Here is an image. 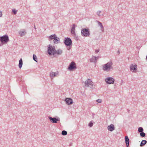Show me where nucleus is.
I'll list each match as a JSON object with an SVG mask.
<instances>
[{
  "mask_svg": "<svg viewBox=\"0 0 147 147\" xmlns=\"http://www.w3.org/2000/svg\"><path fill=\"white\" fill-rule=\"evenodd\" d=\"M113 63L112 61H110L107 63L103 65L102 69L105 71L109 72L113 69Z\"/></svg>",
  "mask_w": 147,
  "mask_h": 147,
  "instance_id": "obj_1",
  "label": "nucleus"
},
{
  "mask_svg": "<svg viewBox=\"0 0 147 147\" xmlns=\"http://www.w3.org/2000/svg\"><path fill=\"white\" fill-rule=\"evenodd\" d=\"M82 35L83 36H89L90 35V30L88 28H83L81 31Z\"/></svg>",
  "mask_w": 147,
  "mask_h": 147,
  "instance_id": "obj_2",
  "label": "nucleus"
},
{
  "mask_svg": "<svg viewBox=\"0 0 147 147\" xmlns=\"http://www.w3.org/2000/svg\"><path fill=\"white\" fill-rule=\"evenodd\" d=\"M55 50L54 46L49 45L48 48V54L50 55H54L55 54Z\"/></svg>",
  "mask_w": 147,
  "mask_h": 147,
  "instance_id": "obj_3",
  "label": "nucleus"
},
{
  "mask_svg": "<svg viewBox=\"0 0 147 147\" xmlns=\"http://www.w3.org/2000/svg\"><path fill=\"white\" fill-rule=\"evenodd\" d=\"M76 69V64L74 61L71 62L68 68V70L70 71H73Z\"/></svg>",
  "mask_w": 147,
  "mask_h": 147,
  "instance_id": "obj_4",
  "label": "nucleus"
},
{
  "mask_svg": "<svg viewBox=\"0 0 147 147\" xmlns=\"http://www.w3.org/2000/svg\"><path fill=\"white\" fill-rule=\"evenodd\" d=\"M9 40L8 37L7 35H4L0 38V41L2 43H6Z\"/></svg>",
  "mask_w": 147,
  "mask_h": 147,
  "instance_id": "obj_5",
  "label": "nucleus"
},
{
  "mask_svg": "<svg viewBox=\"0 0 147 147\" xmlns=\"http://www.w3.org/2000/svg\"><path fill=\"white\" fill-rule=\"evenodd\" d=\"M85 86L86 87H89L92 88L93 85V82L90 79H88L85 81Z\"/></svg>",
  "mask_w": 147,
  "mask_h": 147,
  "instance_id": "obj_6",
  "label": "nucleus"
},
{
  "mask_svg": "<svg viewBox=\"0 0 147 147\" xmlns=\"http://www.w3.org/2000/svg\"><path fill=\"white\" fill-rule=\"evenodd\" d=\"M48 117L51 122L53 123H57L58 121H60V119L59 117H57V118L55 117L52 118L50 116H49Z\"/></svg>",
  "mask_w": 147,
  "mask_h": 147,
  "instance_id": "obj_7",
  "label": "nucleus"
},
{
  "mask_svg": "<svg viewBox=\"0 0 147 147\" xmlns=\"http://www.w3.org/2000/svg\"><path fill=\"white\" fill-rule=\"evenodd\" d=\"M106 83L108 84H111L114 83L115 80L113 78L109 77L106 78L105 79Z\"/></svg>",
  "mask_w": 147,
  "mask_h": 147,
  "instance_id": "obj_8",
  "label": "nucleus"
},
{
  "mask_svg": "<svg viewBox=\"0 0 147 147\" xmlns=\"http://www.w3.org/2000/svg\"><path fill=\"white\" fill-rule=\"evenodd\" d=\"M137 69V66L136 64H132L130 65V70L131 71L136 73Z\"/></svg>",
  "mask_w": 147,
  "mask_h": 147,
  "instance_id": "obj_9",
  "label": "nucleus"
},
{
  "mask_svg": "<svg viewBox=\"0 0 147 147\" xmlns=\"http://www.w3.org/2000/svg\"><path fill=\"white\" fill-rule=\"evenodd\" d=\"M64 43L67 46H69L72 44V41L70 38H67L65 40Z\"/></svg>",
  "mask_w": 147,
  "mask_h": 147,
  "instance_id": "obj_10",
  "label": "nucleus"
},
{
  "mask_svg": "<svg viewBox=\"0 0 147 147\" xmlns=\"http://www.w3.org/2000/svg\"><path fill=\"white\" fill-rule=\"evenodd\" d=\"M65 101L66 102V104L68 105L71 104L73 103L72 99L70 98H66Z\"/></svg>",
  "mask_w": 147,
  "mask_h": 147,
  "instance_id": "obj_11",
  "label": "nucleus"
},
{
  "mask_svg": "<svg viewBox=\"0 0 147 147\" xmlns=\"http://www.w3.org/2000/svg\"><path fill=\"white\" fill-rule=\"evenodd\" d=\"M26 33L27 32L25 29H22L20 30L19 32V35L21 37L25 35Z\"/></svg>",
  "mask_w": 147,
  "mask_h": 147,
  "instance_id": "obj_12",
  "label": "nucleus"
},
{
  "mask_svg": "<svg viewBox=\"0 0 147 147\" xmlns=\"http://www.w3.org/2000/svg\"><path fill=\"white\" fill-rule=\"evenodd\" d=\"M107 129L109 131H112L115 129L114 125L113 124H111L109 125H108L107 127Z\"/></svg>",
  "mask_w": 147,
  "mask_h": 147,
  "instance_id": "obj_13",
  "label": "nucleus"
},
{
  "mask_svg": "<svg viewBox=\"0 0 147 147\" xmlns=\"http://www.w3.org/2000/svg\"><path fill=\"white\" fill-rule=\"evenodd\" d=\"M76 27V25L73 24L72 25V28L71 29V33L72 35H74L76 36V33L75 32V29Z\"/></svg>",
  "mask_w": 147,
  "mask_h": 147,
  "instance_id": "obj_14",
  "label": "nucleus"
},
{
  "mask_svg": "<svg viewBox=\"0 0 147 147\" xmlns=\"http://www.w3.org/2000/svg\"><path fill=\"white\" fill-rule=\"evenodd\" d=\"M58 72H51L50 74V76L51 79L54 78L57 75H58Z\"/></svg>",
  "mask_w": 147,
  "mask_h": 147,
  "instance_id": "obj_15",
  "label": "nucleus"
},
{
  "mask_svg": "<svg viewBox=\"0 0 147 147\" xmlns=\"http://www.w3.org/2000/svg\"><path fill=\"white\" fill-rule=\"evenodd\" d=\"M60 39L58 38L57 36H55V38L53 40L54 43L55 44H58L59 42H60Z\"/></svg>",
  "mask_w": 147,
  "mask_h": 147,
  "instance_id": "obj_16",
  "label": "nucleus"
},
{
  "mask_svg": "<svg viewBox=\"0 0 147 147\" xmlns=\"http://www.w3.org/2000/svg\"><path fill=\"white\" fill-rule=\"evenodd\" d=\"M125 142L127 147H128L129 146V139L127 136H126L125 137Z\"/></svg>",
  "mask_w": 147,
  "mask_h": 147,
  "instance_id": "obj_17",
  "label": "nucleus"
},
{
  "mask_svg": "<svg viewBox=\"0 0 147 147\" xmlns=\"http://www.w3.org/2000/svg\"><path fill=\"white\" fill-rule=\"evenodd\" d=\"M98 25L99 26L100 28V29L102 32H104V27L102 24V23L99 21H97Z\"/></svg>",
  "mask_w": 147,
  "mask_h": 147,
  "instance_id": "obj_18",
  "label": "nucleus"
},
{
  "mask_svg": "<svg viewBox=\"0 0 147 147\" xmlns=\"http://www.w3.org/2000/svg\"><path fill=\"white\" fill-rule=\"evenodd\" d=\"M55 54H57V55H60L62 53L63 51L61 49H59L57 51L55 50Z\"/></svg>",
  "mask_w": 147,
  "mask_h": 147,
  "instance_id": "obj_19",
  "label": "nucleus"
},
{
  "mask_svg": "<svg viewBox=\"0 0 147 147\" xmlns=\"http://www.w3.org/2000/svg\"><path fill=\"white\" fill-rule=\"evenodd\" d=\"M56 36V35L55 34H53L51 35L49 37V41H50L53 39H54V38H55Z\"/></svg>",
  "mask_w": 147,
  "mask_h": 147,
  "instance_id": "obj_20",
  "label": "nucleus"
},
{
  "mask_svg": "<svg viewBox=\"0 0 147 147\" xmlns=\"http://www.w3.org/2000/svg\"><path fill=\"white\" fill-rule=\"evenodd\" d=\"M23 64V62L22 58H21L19 61V67L20 69L21 68Z\"/></svg>",
  "mask_w": 147,
  "mask_h": 147,
  "instance_id": "obj_21",
  "label": "nucleus"
},
{
  "mask_svg": "<svg viewBox=\"0 0 147 147\" xmlns=\"http://www.w3.org/2000/svg\"><path fill=\"white\" fill-rule=\"evenodd\" d=\"M147 143L146 141L145 140H143L140 143V146H142L145 145Z\"/></svg>",
  "mask_w": 147,
  "mask_h": 147,
  "instance_id": "obj_22",
  "label": "nucleus"
},
{
  "mask_svg": "<svg viewBox=\"0 0 147 147\" xmlns=\"http://www.w3.org/2000/svg\"><path fill=\"white\" fill-rule=\"evenodd\" d=\"M96 14L98 16L100 17L101 16L102 12L100 11H97Z\"/></svg>",
  "mask_w": 147,
  "mask_h": 147,
  "instance_id": "obj_23",
  "label": "nucleus"
},
{
  "mask_svg": "<svg viewBox=\"0 0 147 147\" xmlns=\"http://www.w3.org/2000/svg\"><path fill=\"white\" fill-rule=\"evenodd\" d=\"M143 129L142 127H140L138 128V131L139 132H142L143 131Z\"/></svg>",
  "mask_w": 147,
  "mask_h": 147,
  "instance_id": "obj_24",
  "label": "nucleus"
},
{
  "mask_svg": "<svg viewBox=\"0 0 147 147\" xmlns=\"http://www.w3.org/2000/svg\"><path fill=\"white\" fill-rule=\"evenodd\" d=\"M90 61L91 62H94L95 63H96L94 58V56L93 57L90 59Z\"/></svg>",
  "mask_w": 147,
  "mask_h": 147,
  "instance_id": "obj_25",
  "label": "nucleus"
},
{
  "mask_svg": "<svg viewBox=\"0 0 147 147\" xmlns=\"http://www.w3.org/2000/svg\"><path fill=\"white\" fill-rule=\"evenodd\" d=\"M33 59L36 62H37V57L36 56L34 55V54L33 55Z\"/></svg>",
  "mask_w": 147,
  "mask_h": 147,
  "instance_id": "obj_26",
  "label": "nucleus"
},
{
  "mask_svg": "<svg viewBox=\"0 0 147 147\" xmlns=\"http://www.w3.org/2000/svg\"><path fill=\"white\" fill-rule=\"evenodd\" d=\"M67 132L65 130H63L62 131L61 134L63 136H65L67 134Z\"/></svg>",
  "mask_w": 147,
  "mask_h": 147,
  "instance_id": "obj_27",
  "label": "nucleus"
},
{
  "mask_svg": "<svg viewBox=\"0 0 147 147\" xmlns=\"http://www.w3.org/2000/svg\"><path fill=\"white\" fill-rule=\"evenodd\" d=\"M140 135L142 137H144L145 136L146 134L142 132L140 133Z\"/></svg>",
  "mask_w": 147,
  "mask_h": 147,
  "instance_id": "obj_28",
  "label": "nucleus"
},
{
  "mask_svg": "<svg viewBox=\"0 0 147 147\" xmlns=\"http://www.w3.org/2000/svg\"><path fill=\"white\" fill-rule=\"evenodd\" d=\"M73 36L74 37L75 39L76 40H78V36L76 34V36H74V35H73Z\"/></svg>",
  "mask_w": 147,
  "mask_h": 147,
  "instance_id": "obj_29",
  "label": "nucleus"
},
{
  "mask_svg": "<svg viewBox=\"0 0 147 147\" xmlns=\"http://www.w3.org/2000/svg\"><path fill=\"white\" fill-rule=\"evenodd\" d=\"M17 11L15 9H14L12 10V12L13 13L14 15H16V14Z\"/></svg>",
  "mask_w": 147,
  "mask_h": 147,
  "instance_id": "obj_30",
  "label": "nucleus"
},
{
  "mask_svg": "<svg viewBox=\"0 0 147 147\" xmlns=\"http://www.w3.org/2000/svg\"><path fill=\"white\" fill-rule=\"evenodd\" d=\"M100 57L98 56L97 57H94V58L95 59V60L96 63V60Z\"/></svg>",
  "mask_w": 147,
  "mask_h": 147,
  "instance_id": "obj_31",
  "label": "nucleus"
},
{
  "mask_svg": "<svg viewBox=\"0 0 147 147\" xmlns=\"http://www.w3.org/2000/svg\"><path fill=\"white\" fill-rule=\"evenodd\" d=\"M97 102L100 103L102 102V100L101 99H98L96 100Z\"/></svg>",
  "mask_w": 147,
  "mask_h": 147,
  "instance_id": "obj_32",
  "label": "nucleus"
},
{
  "mask_svg": "<svg viewBox=\"0 0 147 147\" xmlns=\"http://www.w3.org/2000/svg\"><path fill=\"white\" fill-rule=\"evenodd\" d=\"M93 123L91 122L88 125L90 127H92L93 126Z\"/></svg>",
  "mask_w": 147,
  "mask_h": 147,
  "instance_id": "obj_33",
  "label": "nucleus"
},
{
  "mask_svg": "<svg viewBox=\"0 0 147 147\" xmlns=\"http://www.w3.org/2000/svg\"><path fill=\"white\" fill-rule=\"evenodd\" d=\"M2 16V13L1 11H0V18Z\"/></svg>",
  "mask_w": 147,
  "mask_h": 147,
  "instance_id": "obj_34",
  "label": "nucleus"
},
{
  "mask_svg": "<svg viewBox=\"0 0 147 147\" xmlns=\"http://www.w3.org/2000/svg\"><path fill=\"white\" fill-rule=\"evenodd\" d=\"M99 52V50H96L95 51V53H98Z\"/></svg>",
  "mask_w": 147,
  "mask_h": 147,
  "instance_id": "obj_35",
  "label": "nucleus"
},
{
  "mask_svg": "<svg viewBox=\"0 0 147 147\" xmlns=\"http://www.w3.org/2000/svg\"><path fill=\"white\" fill-rule=\"evenodd\" d=\"M70 48V47H68V48H67V49L68 50H69Z\"/></svg>",
  "mask_w": 147,
  "mask_h": 147,
  "instance_id": "obj_36",
  "label": "nucleus"
},
{
  "mask_svg": "<svg viewBox=\"0 0 147 147\" xmlns=\"http://www.w3.org/2000/svg\"><path fill=\"white\" fill-rule=\"evenodd\" d=\"M34 28H35V29H36V28H35V25H34Z\"/></svg>",
  "mask_w": 147,
  "mask_h": 147,
  "instance_id": "obj_37",
  "label": "nucleus"
},
{
  "mask_svg": "<svg viewBox=\"0 0 147 147\" xmlns=\"http://www.w3.org/2000/svg\"><path fill=\"white\" fill-rule=\"evenodd\" d=\"M146 59L147 60V55L146 56Z\"/></svg>",
  "mask_w": 147,
  "mask_h": 147,
  "instance_id": "obj_38",
  "label": "nucleus"
}]
</instances>
